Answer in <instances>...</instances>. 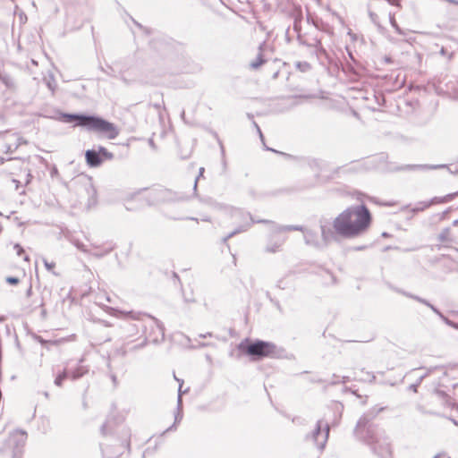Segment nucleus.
I'll use <instances>...</instances> for the list:
<instances>
[{"label":"nucleus","mask_w":458,"mask_h":458,"mask_svg":"<svg viewBox=\"0 0 458 458\" xmlns=\"http://www.w3.org/2000/svg\"><path fill=\"white\" fill-rule=\"evenodd\" d=\"M450 228H445L441 231V233L438 235V241L442 243H448L452 242L451 236H450Z\"/></svg>","instance_id":"obj_20"},{"label":"nucleus","mask_w":458,"mask_h":458,"mask_svg":"<svg viewBox=\"0 0 458 458\" xmlns=\"http://www.w3.org/2000/svg\"><path fill=\"white\" fill-rule=\"evenodd\" d=\"M27 440V434L22 430H15L10 434L5 445L1 449L2 452L11 450L13 458H17L22 453V449Z\"/></svg>","instance_id":"obj_8"},{"label":"nucleus","mask_w":458,"mask_h":458,"mask_svg":"<svg viewBox=\"0 0 458 458\" xmlns=\"http://www.w3.org/2000/svg\"><path fill=\"white\" fill-rule=\"evenodd\" d=\"M125 416L120 412L112 414L101 427V434H114L111 439V445L101 444L104 458H118L125 452L131 451V432L129 427L123 425Z\"/></svg>","instance_id":"obj_3"},{"label":"nucleus","mask_w":458,"mask_h":458,"mask_svg":"<svg viewBox=\"0 0 458 458\" xmlns=\"http://www.w3.org/2000/svg\"><path fill=\"white\" fill-rule=\"evenodd\" d=\"M2 232V226H0V233Z\"/></svg>","instance_id":"obj_64"},{"label":"nucleus","mask_w":458,"mask_h":458,"mask_svg":"<svg viewBox=\"0 0 458 458\" xmlns=\"http://www.w3.org/2000/svg\"><path fill=\"white\" fill-rule=\"evenodd\" d=\"M266 62V60L263 58V55L261 54V52L258 55L257 58L255 61L251 62L250 64V67L252 69H258L260 65H262L264 63Z\"/></svg>","instance_id":"obj_24"},{"label":"nucleus","mask_w":458,"mask_h":458,"mask_svg":"<svg viewBox=\"0 0 458 458\" xmlns=\"http://www.w3.org/2000/svg\"><path fill=\"white\" fill-rule=\"evenodd\" d=\"M372 8V2L369 1V9ZM369 15L370 17L371 21L377 25L379 29L381 28V25L379 24V19L377 13L372 12L371 10H369Z\"/></svg>","instance_id":"obj_23"},{"label":"nucleus","mask_w":458,"mask_h":458,"mask_svg":"<svg viewBox=\"0 0 458 458\" xmlns=\"http://www.w3.org/2000/svg\"><path fill=\"white\" fill-rule=\"evenodd\" d=\"M239 349L245 352L247 354L257 357L258 359L263 357H276V346L268 342L256 341L253 344L245 345L243 343L239 344Z\"/></svg>","instance_id":"obj_7"},{"label":"nucleus","mask_w":458,"mask_h":458,"mask_svg":"<svg viewBox=\"0 0 458 458\" xmlns=\"http://www.w3.org/2000/svg\"><path fill=\"white\" fill-rule=\"evenodd\" d=\"M420 383H419V381L416 383V384H412L410 386V389L412 390L413 392H417V388L419 386Z\"/></svg>","instance_id":"obj_45"},{"label":"nucleus","mask_w":458,"mask_h":458,"mask_svg":"<svg viewBox=\"0 0 458 458\" xmlns=\"http://www.w3.org/2000/svg\"><path fill=\"white\" fill-rule=\"evenodd\" d=\"M363 381H373L375 379V376L370 372H366L365 377L360 378Z\"/></svg>","instance_id":"obj_37"},{"label":"nucleus","mask_w":458,"mask_h":458,"mask_svg":"<svg viewBox=\"0 0 458 458\" xmlns=\"http://www.w3.org/2000/svg\"><path fill=\"white\" fill-rule=\"evenodd\" d=\"M13 248L16 250L18 256H21L24 252L22 247L18 243L14 244Z\"/></svg>","instance_id":"obj_40"},{"label":"nucleus","mask_w":458,"mask_h":458,"mask_svg":"<svg viewBox=\"0 0 458 458\" xmlns=\"http://www.w3.org/2000/svg\"><path fill=\"white\" fill-rule=\"evenodd\" d=\"M203 173H204V167H200L199 171V175L196 177L195 182H194V185H193V191H194V195L195 196L198 195L197 194L198 181L203 175Z\"/></svg>","instance_id":"obj_34"},{"label":"nucleus","mask_w":458,"mask_h":458,"mask_svg":"<svg viewBox=\"0 0 458 458\" xmlns=\"http://www.w3.org/2000/svg\"><path fill=\"white\" fill-rule=\"evenodd\" d=\"M371 224V216L364 205L347 208L333 221L320 223V230L325 242L336 241L338 236L355 238L367 232Z\"/></svg>","instance_id":"obj_1"},{"label":"nucleus","mask_w":458,"mask_h":458,"mask_svg":"<svg viewBox=\"0 0 458 458\" xmlns=\"http://www.w3.org/2000/svg\"><path fill=\"white\" fill-rule=\"evenodd\" d=\"M98 152L99 153V156L102 157V162L104 160H112L114 158V154L109 152L106 148L104 147H98Z\"/></svg>","instance_id":"obj_21"},{"label":"nucleus","mask_w":458,"mask_h":458,"mask_svg":"<svg viewBox=\"0 0 458 458\" xmlns=\"http://www.w3.org/2000/svg\"><path fill=\"white\" fill-rule=\"evenodd\" d=\"M298 38L301 44H305L309 47H313L318 58L321 56H327V50L323 47L321 44V39L318 38H313L310 42H306L301 40L300 35H298Z\"/></svg>","instance_id":"obj_13"},{"label":"nucleus","mask_w":458,"mask_h":458,"mask_svg":"<svg viewBox=\"0 0 458 458\" xmlns=\"http://www.w3.org/2000/svg\"><path fill=\"white\" fill-rule=\"evenodd\" d=\"M398 292L401 293V291H398ZM402 293L403 295L409 297V298L416 300L417 301H419V302H420V303H422V304H424L426 306L429 305V302L427 300L422 299V298H420V297H419L417 295H413V294H411V293H405V292H402Z\"/></svg>","instance_id":"obj_28"},{"label":"nucleus","mask_w":458,"mask_h":458,"mask_svg":"<svg viewBox=\"0 0 458 458\" xmlns=\"http://www.w3.org/2000/svg\"><path fill=\"white\" fill-rule=\"evenodd\" d=\"M24 260L29 261V260H30L29 257H28V256H25V257H24Z\"/></svg>","instance_id":"obj_59"},{"label":"nucleus","mask_w":458,"mask_h":458,"mask_svg":"<svg viewBox=\"0 0 458 458\" xmlns=\"http://www.w3.org/2000/svg\"><path fill=\"white\" fill-rule=\"evenodd\" d=\"M429 207H430V203H428V201L419 202L416 205V207L413 208V211L414 212L423 211Z\"/></svg>","instance_id":"obj_31"},{"label":"nucleus","mask_w":458,"mask_h":458,"mask_svg":"<svg viewBox=\"0 0 458 458\" xmlns=\"http://www.w3.org/2000/svg\"><path fill=\"white\" fill-rule=\"evenodd\" d=\"M349 381V377H343V383H346Z\"/></svg>","instance_id":"obj_56"},{"label":"nucleus","mask_w":458,"mask_h":458,"mask_svg":"<svg viewBox=\"0 0 458 458\" xmlns=\"http://www.w3.org/2000/svg\"><path fill=\"white\" fill-rule=\"evenodd\" d=\"M254 125H255V127H256V129H257V131H258V132H259V134L260 138H261V139H263V134H262V132H261L260 128L259 127V125H258L255 122H254Z\"/></svg>","instance_id":"obj_47"},{"label":"nucleus","mask_w":458,"mask_h":458,"mask_svg":"<svg viewBox=\"0 0 458 458\" xmlns=\"http://www.w3.org/2000/svg\"><path fill=\"white\" fill-rule=\"evenodd\" d=\"M110 377L114 383V386L117 385V377L113 373V371L110 369Z\"/></svg>","instance_id":"obj_43"},{"label":"nucleus","mask_w":458,"mask_h":458,"mask_svg":"<svg viewBox=\"0 0 458 458\" xmlns=\"http://www.w3.org/2000/svg\"><path fill=\"white\" fill-rule=\"evenodd\" d=\"M186 219L194 220V221L198 222V218H195V217H187Z\"/></svg>","instance_id":"obj_58"},{"label":"nucleus","mask_w":458,"mask_h":458,"mask_svg":"<svg viewBox=\"0 0 458 458\" xmlns=\"http://www.w3.org/2000/svg\"><path fill=\"white\" fill-rule=\"evenodd\" d=\"M66 378H70L68 374V369H65V367L63 369V370H58L56 372V377L55 378V385L57 386H61L63 384V381Z\"/></svg>","instance_id":"obj_19"},{"label":"nucleus","mask_w":458,"mask_h":458,"mask_svg":"<svg viewBox=\"0 0 458 458\" xmlns=\"http://www.w3.org/2000/svg\"><path fill=\"white\" fill-rule=\"evenodd\" d=\"M445 48H442V49H441V54H442V55H445Z\"/></svg>","instance_id":"obj_60"},{"label":"nucleus","mask_w":458,"mask_h":458,"mask_svg":"<svg viewBox=\"0 0 458 458\" xmlns=\"http://www.w3.org/2000/svg\"><path fill=\"white\" fill-rule=\"evenodd\" d=\"M74 245L77 247V249H79L80 250L85 252V253H89V250L85 247V245L78 241H74L73 242Z\"/></svg>","instance_id":"obj_35"},{"label":"nucleus","mask_w":458,"mask_h":458,"mask_svg":"<svg viewBox=\"0 0 458 458\" xmlns=\"http://www.w3.org/2000/svg\"><path fill=\"white\" fill-rule=\"evenodd\" d=\"M386 61L387 63H388V62H390V58H388V57H387V58H386Z\"/></svg>","instance_id":"obj_62"},{"label":"nucleus","mask_w":458,"mask_h":458,"mask_svg":"<svg viewBox=\"0 0 458 458\" xmlns=\"http://www.w3.org/2000/svg\"><path fill=\"white\" fill-rule=\"evenodd\" d=\"M37 339L41 344H46L48 343L47 341L43 340L40 336H38Z\"/></svg>","instance_id":"obj_50"},{"label":"nucleus","mask_w":458,"mask_h":458,"mask_svg":"<svg viewBox=\"0 0 458 458\" xmlns=\"http://www.w3.org/2000/svg\"><path fill=\"white\" fill-rule=\"evenodd\" d=\"M315 27L323 31L326 32L328 35L334 34V29L331 25H329L327 22L323 21L322 20H317L314 21Z\"/></svg>","instance_id":"obj_16"},{"label":"nucleus","mask_w":458,"mask_h":458,"mask_svg":"<svg viewBox=\"0 0 458 458\" xmlns=\"http://www.w3.org/2000/svg\"><path fill=\"white\" fill-rule=\"evenodd\" d=\"M47 87L52 92L55 91V85H53L50 81L47 82Z\"/></svg>","instance_id":"obj_48"},{"label":"nucleus","mask_w":458,"mask_h":458,"mask_svg":"<svg viewBox=\"0 0 458 458\" xmlns=\"http://www.w3.org/2000/svg\"><path fill=\"white\" fill-rule=\"evenodd\" d=\"M457 195H458V192L450 193V194H447L443 197H434L428 202L430 203V206L434 205V204H438V203H446V202L453 200L454 199V197Z\"/></svg>","instance_id":"obj_15"},{"label":"nucleus","mask_w":458,"mask_h":458,"mask_svg":"<svg viewBox=\"0 0 458 458\" xmlns=\"http://www.w3.org/2000/svg\"><path fill=\"white\" fill-rule=\"evenodd\" d=\"M423 412L426 413V414H432V415L439 416V414L437 413V412H432V411H423Z\"/></svg>","instance_id":"obj_53"},{"label":"nucleus","mask_w":458,"mask_h":458,"mask_svg":"<svg viewBox=\"0 0 458 458\" xmlns=\"http://www.w3.org/2000/svg\"><path fill=\"white\" fill-rule=\"evenodd\" d=\"M114 315L125 320H136L143 323L145 338L140 347L144 346L148 340L158 343L165 339L164 325L149 314L141 311L114 310Z\"/></svg>","instance_id":"obj_4"},{"label":"nucleus","mask_w":458,"mask_h":458,"mask_svg":"<svg viewBox=\"0 0 458 458\" xmlns=\"http://www.w3.org/2000/svg\"><path fill=\"white\" fill-rule=\"evenodd\" d=\"M445 165H411V168H419V169H440L445 167Z\"/></svg>","instance_id":"obj_27"},{"label":"nucleus","mask_w":458,"mask_h":458,"mask_svg":"<svg viewBox=\"0 0 458 458\" xmlns=\"http://www.w3.org/2000/svg\"><path fill=\"white\" fill-rule=\"evenodd\" d=\"M348 34L350 35V37L352 38V40L356 39V35L353 34L351 30L348 32Z\"/></svg>","instance_id":"obj_51"},{"label":"nucleus","mask_w":458,"mask_h":458,"mask_svg":"<svg viewBox=\"0 0 458 458\" xmlns=\"http://www.w3.org/2000/svg\"><path fill=\"white\" fill-rule=\"evenodd\" d=\"M93 249L94 250L93 251H89V253L97 257V258H102L106 255H107L108 253H110L113 250V247L112 246H108V247H106V248H100V247H98V246H95L93 245Z\"/></svg>","instance_id":"obj_17"},{"label":"nucleus","mask_w":458,"mask_h":458,"mask_svg":"<svg viewBox=\"0 0 458 458\" xmlns=\"http://www.w3.org/2000/svg\"><path fill=\"white\" fill-rule=\"evenodd\" d=\"M284 242V238L278 239L276 242H270L266 247V250L271 253L277 252L281 250L282 245Z\"/></svg>","instance_id":"obj_18"},{"label":"nucleus","mask_w":458,"mask_h":458,"mask_svg":"<svg viewBox=\"0 0 458 458\" xmlns=\"http://www.w3.org/2000/svg\"><path fill=\"white\" fill-rule=\"evenodd\" d=\"M300 22H301V20H298L297 18H295L294 20V23H293V30L298 32L299 30H300Z\"/></svg>","instance_id":"obj_42"},{"label":"nucleus","mask_w":458,"mask_h":458,"mask_svg":"<svg viewBox=\"0 0 458 458\" xmlns=\"http://www.w3.org/2000/svg\"><path fill=\"white\" fill-rule=\"evenodd\" d=\"M200 201L211 205L215 209L219 210V211H223L226 215H229L232 217L242 218L243 220L244 224L242 225H241L240 227H238L237 229L233 231L232 233H230L227 236H225L223 239L224 242H226L233 235H235V234H237V233H239L241 232L246 231L247 228L251 224L254 223V221L251 218V216L249 213H245V212H243L241 209L234 208L233 207L226 206V205L220 204V203H214L211 200V199H209V198L206 199H200Z\"/></svg>","instance_id":"obj_6"},{"label":"nucleus","mask_w":458,"mask_h":458,"mask_svg":"<svg viewBox=\"0 0 458 458\" xmlns=\"http://www.w3.org/2000/svg\"><path fill=\"white\" fill-rule=\"evenodd\" d=\"M454 225H457V224H458V220H455V221L454 222Z\"/></svg>","instance_id":"obj_63"},{"label":"nucleus","mask_w":458,"mask_h":458,"mask_svg":"<svg viewBox=\"0 0 458 458\" xmlns=\"http://www.w3.org/2000/svg\"><path fill=\"white\" fill-rule=\"evenodd\" d=\"M54 118L65 123L76 122V125L101 133L109 140L115 139L119 134V131L114 123L94 115L59 113L58 116Z\"/></svg>","instance_id":"obj_5"},{"label":"nucleus","mask_w":458,"mask_h":458,"mask_svg":"<svg viewBox=\"0 0 458 458\" xmlns=\"http://www.w3.org/2000/svg\"><path fill=\"white\" fill-rule=\"evenodd\" d=\"M211 335H211V333H207V334H205V335L200 334V335H199V337H201V338H206V337H208V336H211Z\"/></svg>","instance_id":"obj_52"},{"label":"nucleus","mask_w":458,"mask_h":458,"mask_svg":"<svg viewBox=\"0 0 458 458\" xmlns=\"http://www.w3.org/2000/svg\"><path fill=\"white\" fill-rule=\"evenodd\" d=\"M111 338L110 337H107V338H105V339H99L100 342H107V341H110Z\"/></svg>","instance_id":"obj_57"},{"label":"nucleus","mask_w":458,"mask_h":458,"mask_svg":"<svg viewBox=\"0 0 458 458\" xmlns=\"http://www.w3.org/2000/svg\"><path fill=\"white\" fill-rule=\"evenodd\" d=\"M82 361L83 360L81 359L74 367L72 366L71 361L65 364V369H68V374L71 379H78L89 372V369L81 364Z\"/></svg>","instance_id":"obj_11"},{"label":"nucleus","mask_w":458,"mask_h":458,"mask_svg":"<svg viewBox=\"0 0 458 458\" xmlns=\"http://www.w3.org/2000/svg\"><path fill=\"white\" fill-rule=\"evenodd\" d=\"M375 98L377 99V101L378 102L379 98H381L382 100H384V98L382 95L380 96H375Z\"/></svg>","instance_id":"obj_55"},{"label":"nucleus","mask_w":458,"mask_h":458,"mask_svg":"<svg viewBox=\"0 0 458 458\" xmlns=\"http://www.w3.org/2000/svg\"><path fill=\"white\" fill-rule=\"evenodd\" d=\"M306 228L300 226V225H287V226H281L278 228V231H301L304 233Z\"/></svg>","instance_id":"obj_26"},{"label":"nucleus","mask_w":458,"mask_h":458,"mask_svg":"<svg viewBox=\"0 0 458 458\" xmlns=\"http://www.w3.org/2000/svg\"><path fill=\"white\" fill-rule=\"evenodd\" d=\"M19 281V278L13 276H9L6 278V282L10 284H17Z\"/></svg>","instance_id":"obj_39"},{"label":"nucleus","mask_w":458,"mask_h":458,"mask_svg":"<svg viewBox=\"0 0 458 458\" xmlns=\"http://www.w3.org/2000/svg\"><path fill=\"white\" fill-rule=\"evenodd\" d=\"M433 458H452L447 453L441 452L437 454Z\"/></svg>","instance_id":"obj_41"},{"label":"nucleus","mask_w":458,"mask_h":458,"mask_svg":"<svg viewBox=\"0 0 458 458\" xmlns=\"http://www.w3.org/2000/svg\"><path fill=\"white\" fill-rule=\"evenodd\" d=\"M436 394L439 397V398H442L443 400H445L446 405L450 406L452 405V403L450 401V398L449 396L444 392V391H441V390H437L436 391Z\"/></svg>","instance_id":"obj_32"},{"label":"nucleus","mask_w":458,"mask_h":458,"mask_svg":"<svg viewBox=\"0 0 458 458\" xmlns=\"http://www.w3.org/2000/svg\"><path fill=\"white\" fill-rule=\"evenodd\" d=\"M332 15H333V17H335V19H336L340 23H342V24L344 23V19H343L340 15H338V14H337V13H332Z\"/></svg>","instance_id":"obj_44"},{"label":"nucleus","mask_w":458,"mask_h":458,"mask_svg":"<svg viewBox=\"0 0 458 458\" xmlns=\"http://www.w3.org/2000/svg\"><path fill=\"white\" fill-rule=\"evenodd\" d=\"M445 323L447 326L458 330V323H455V322L450 320L449 318H445Z\"/></svg>","instance_id":"obj_38"},{"label":"nucleus","mask_w":458,"mask_h":458,"mask_svg":"<svg viewBox=\"0 0 458 458\" xmlns=\"http://www.w3.org/2000/svg\"><path fill=\"white\" fill-rule=\"evenodd\" d=\"M295 66L300 72H309L311 69V65L306 61L298 62L296 63Z\"/></svg>","instance_id":"obj_25"},{"label":"nucleus","mask_w":458,"mask_h":458,"mask_svg":"<svg viewBox=\"0 0 458 458\" xmlns=\"http://www.w3.org/2000/svg\"><path fill=\"white\" fill-rule=\"evenodd\" d=\"M450 421H452V423L454 425H455L456 427H458V421L456 420H454V418H451V417H448L447 418Z\"/></svg>","instance_id":"obj_49"},{"label":"nucleus","mask_w":458,"mask_h":458,"mask_svg":"<svg viewBox=\"0 0 458 458\" xmlns=\"http://www.w3.org/2000/svg\"><path fill=\"white\" fill-rule=\"evenodd\" d=\"M428 307H429L444 322H445V318H447L431 303H429V305H428Z\"/></svg>","instance_id":"obj_36"},{"label":"nucleus","mask_w":458,"mask_h":458,"mask_svg":"<svg viewBox=\"0 0 458 458\" xmlns=\"http://www.w3.org/2000/svg\"><path fill=\"white\" fill-rule=\"evenodd\" d=\"M43 263L47 271L55 275L54 271L55 264L54 262H48L46 259H43Z\"/></svg>","instance_id":"obj_33"},{"label":"nucleus","mask_w":458,"mask_h":458,"mask_svg":"<svg viewBox=\"0 0 458 458\" xmlns=\"http://www.w3.org/2000/svg\"><path fill=\"white\" fill-rule=\"evenodd\" d=\"M104 326L105 327H110V324L106 323V322H104Z\"/></svg>","instance_id":"obj_61"},{"label":"nucleus","mask_w":458,"mask_h":458,"mask_svg":"<svg viewBox=\"0 0 458 458\" xmlns=\"http://www.w3.org/2000/svg\"><path fill=\"white\" fill-rule=\"evenodd\" d=\"M202 220H203V221H206V222H210V218H209V216H203V217H202Z\"/></svg>","instance_id":"obj_54"},{"label":"nucleus","mask_w":458,"mask_h":458,"mask_svg":"<svg viewBox=\"0 0 458 458\" xmlns=\"http://www.w3.org/2000/svg\"><path fill=\"white\" fill-rule=\"evenodd\" d=\"M50 174H51V176H52V177H54V176L57 175V174H58V170H57V168H56V167H54V168L51 170Z\"/></svg>","instance_id":"obj_46"},{"label":"nucleus","mask_w":458,"mask_h":458,"mask_svg":"<svg viewBox=\"0 0 458 458\" xmlns=\"http://www.w3.org/2000/svg\"><path fill=\"white\" fill-rule=\"evenodd\" d=\"M174 379L179 382V388H178V397H177V413L174 416V424L179 423L182 419V394H185L188 392V389H185L184 391L182 390L183 380L176 377L174 375Z\"/></svg>","instance_id":"obj_12"},{"label":"nucleus","mask_w":458,"mask_h":458,"mask_svg":"<svg viewBox=\"0 0 458 458\" xmlns=\"http://www.w3.org/2000/svg\"><path fill=\"white\" fill-rule=\"evenodd\" d=\"M384 410V407L375 406L364 413L357 422L354 435L379 458H392L391 445L385 431L372 423V420Z\"/></svg>","instance_id":"obj_2"},{"label":"nucleus","mask_w":458,"mask_h":458,"mask_svg":"<svg viewBox=\"0 0 458 458\" xmlns=\"http://www.w3.org/2000/svg\"><path fill=\"white\" fill-rule=\"evenodd\" d=\"M398 292L401 293V291H398ZM402 293L403 295L409 297V298L416 300L417 301H419V302H420V303H422V304H424L426 306L429 305V302L427 300L422 299V298H420V297H419L417 295H413V294H411V293H405V292H402Z\"/></svg>","instance_id":"obj_29"},{"label":"nucleus","mask_w":458,"mask_h":458,"mask_svg":"<svg viewBox=\"0 0 458 458\" xmlns=\"http://www.w3.org/2000/svg\"><path fill=\"white\" fill-rule=\"evenodd\" d=\"M389 21L393 28L395 30V31L400 35H403V31L396 23L394 14L389 13Z\"/></svg>","instance_id":"obj_30"},{"label":"nucleus","mask_w":458,"mask_h":458,"mask_svg":"<svg viewBox=\"0 0 458 458\" xmlns=\"http://www.w3.org/2000/svg\"><path fill=\"white\" fill-rule=\"evenodd\" d=\"M304 241L307 245L313 246L317 249H322L327 246L330 242H325L323 237H318V233L312 230L305 229L303 233Z\"/></svg>","instance_id":"obj_10"},{"label":"nucleus","mask_w":458,"mask_h":458,"mask_svg":"<svg viewBox=\"0 0 458 458\" xmlns=\"http://www.w3.org/2000/svg\"><path fill=\"white\" fill-rule=\"evenodd\" d=\"M329 424L324 420H318L315 428L307 439H311L319 451H323L329 436Z\"/></svg>","instance_id":"obj_9"},{"label":"nucleus","mask_w":458,"mask_h":458,"mask_svg":"<svg viewBox=\"0 0 458 458\" xmlns=\"http://www.w3.org/2000/svg\"><path fill=\"white\" fill-rule=\"evenodd\" d=\"M438 369H439V370H441V371H443V373H444V374H445V373H446V372H445V370L444 369V368H443V367H441V366H436V367L427 368V369H426V372L419 377V379H418L419 383H421V381H422L426 377H428V375H430L431 373H433L435 370H438Z\"/></svg>","instance_id":"obj_22"},{"label":"nucleus","mask_w":458,"mask_h":458,"mask_svg":"<svg viewBox=\"0 0 458 458\" xmlns=\"http://www.w3.org/2000/svg\"><path fill=\"white\" fill-rule=\"evenodd\" d=\"M85 157L88 165L90 167H98L103 163L102 157L99 156L98 150L95 149L87 150Z\"/></svg>","instance_id":"obj_14"}]
</instances>
